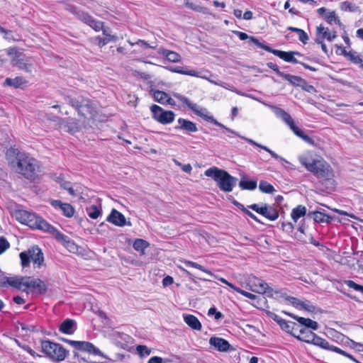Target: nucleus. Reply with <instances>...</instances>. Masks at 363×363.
<instances>
[{"instance_id": "nucleus-1", "label": "nucleus", "mask_w": 363, "mask_h": 363, "mask_svg": "<svg viewBox=\"0 0 363 363\" xmlns=\"http://www.w3.org/2000/svg\"><path fill=\"white\" fill-rule=\"evenodd\" d=\"M173 96L175 97L176 99H177L183 105L187 106L196 115L203 118L205 121H206L208 122H211V123L225 129L228 133L233 134V135L240 138L242 140H245L250 144L257 146V147L265 150L266 152H269L271 155V156L272 157H274V159L278 160L281 162H284L286 163H289V162L286 161L284 158L278 155L276 152H274V151H272V150L268 148L267 146H264L259 143H257V142H255V140H253L250 138L242 136V135H239L238 133H236L235 131L227 128L223 124H222L220 122H218V121H216L212 116H211L210 113H208V110L206 108L201 107V106H198L196 104L191 102L188 98H186V96L180 94L173 93Z\"/></svg>"}, {"instance_id": "nucleus-2", "label": "nucleus", "mask_w": 363, "mask_h": 363, "mask_svg": "<svg viewBox=\"0 0 363 363\" xmlns=\"http://www.w3.org/2000/svg\"><path fill=\"white\" fill-rule=\"evenodd\" d=\"M17 172L29 179H34L40 172L38 162L25 152H19L16 156Z\"/></svg>"}, {"instance_id": "nucleus-3", "label": "nucleus", "mask_w": 363, "mask_h": 363, "mask_svg": "<svg viewBox=\"0 0 363 363\" xmlns=\"http://www.w3.org/2000/svg\"><path fill=\"white\" fill-rule=\"evenodd\" d=\"M204 174L206 177H212L217 182L220 189L225 192L232 191L237 182V179L232 177L225 170L216 167L206 169Z\"/></svg>"}, {"instance_id": "nucleus-4", "label": "nucleus", "mask_w": 363, "mask_h": 363, "mask_svg": "<svg viewBox=\"0 0 363 363\" xmlns=\"http://www.w3.org/2000/svg\"><path fill=\"white\" fill-rule=\"evenodd\" d=\"M10 286L26 292L28 290H31L43 294L47 290L46 284L43 281L28 277H11Z\"/></svg>"}, {"instance_id": "nucleus-5", "label": "nucleus", "mask_w": 363, "mask_h": 363, "mask_svg": "<svg viewBox=\"0 0 363 363\" xmlns=\"http://www.w3.org/2000/svg\"><path fill=\"white\" fill-rule=\"evenodd\" d=\"M263 105L269 107L278 118H281L286 124H287L296 136L299 137L303 141L310 145H315L314 140L309 137L308 135L305 134L302 130L298 128L295 125L291 116L284 109L267 103H263Z\"/></svg>"}, {"instance_id": "nucleus-6", "label": "nucleus", "mask_w": 363, "mask_h": 363, "mask_svg": "<svg viewBox=\"0 0 363 363\" xmlns=\"http://www.w3.org/2000/svg\"><path fill=\"white\" fill-rule=\"evenodd\" d=\"M263 105L269 107L278 118H281L286 124H287L296 136L299 137L303 141L310 145H315L314 140L309 137L308 135L305 134L302 130L298 128L295 125L291 116L284 109L267 103H263Z\"/></svg>"}, {"instance_id": "nucleus-7", "label": "nucleus", "mask_w": 363, "mask_h": 363, "mask_svg": "<svg viewBox=\"0 0 363 363\" xmlns=\"http://www.w3.org/2000/svg\"><path fill=\"white\" fill-rule=\"evenodd\" d=\"M13 216L18 222L31 228L41 230L48 228L45 220L30 211L18 209L13 211Z\"/></svg>"}, {"instance_id": "nucleus-8", "label": "nucleus", "mask_w": 363, "mask_h": 363, "mask_svg": "<svg viewBox=\"0 0 363 363\" xmlns=\"http://www.w3.org/2000/svg\"><path fill=\"white\" fill-rule=\"evenodd\" d=\"M6 52L11 57V65L13 66L17 67L18 69L30 74L35 72L32 60L26 57L23 52L16 48L8 49Z\"/></svg>"}, {"instance_id": "nucleus-9", "label": "nucleus", "mask_w": 363, "mask_h": 363, "mask_svg": "<svg viewBox=\"0 0 363 363\" xmlns=\"http://www.w3.org/2000/svg\"><path fill=\"white\" fill-rule=\"evenodd\" d=\"M311 168L306 169L318 178L331 179L334 177V172L331 166L320 156H318L311 164Z\"/></svg>"}, {"instance_id": "nucleus-10", "label": "nucleus", "mask_w": 363, "mask_h": 363, "mask_svg": "<svg viewBox=\"0 0 363 363\" xmlns=\"http://www.w3.org/2000/svg\"><path fill=\"white\" fill-rule=\"evenodd\" d=\"M41 347L43 352L54 361H62L68 354V351L61 345L50 340L42 341Z\"/></svg>"}, {"instance_id": "nucleus-11", "label": "nucleus", "mask_w": 363, "mask_h": 363, "mask_svg": "<svg viewBox=\"0 0 363 363\" xmlns=\"http://www.w3.org/2000/svg\"><path fill=\"white\" fill-rule=\"evenodd\" d=\"M21 264L23 267L29 266L30 262L34 267L40 268L43 262L44 257L41 250L38 247H33L20 254Z\"/></svg>"}, {"instance_id": "nucleus-12", "label": "nucleus", "mask_w": 363, "mask_h": 363, "mask_svg": "<svg viewBox=\"0 0 363 363\" xmlns=\"http://www.w3.org/2000/svg\"><path fill=\"white\" fill-rule=\"evenodd\" d=\"M69 103L75 107L78 113L84 117H92L95 113V108L91 101L83 96L68 97Z\"/></svg>"}, {"instance_id": "nucleus-13", "label": "nucleus", "mask_w": 363, "mask_h": 363, "mask_svg": "<svg viewBox=\"0 0 363 363\" xmlns=\"http://www.w3.org/2000/svg\"><path fill=\"white\" fill-rule=\"evenodd\" d=\"M250 40L254 43L255 45H257L259 48L267 52L273 53L274 55L279 57V58L282 59L283 60L287 62H291L294 64L298 63V61L294 57V55H301V54L298 52H285L279 50H274L271 48L269 46L260 43L258 40V39L255 38H251Z\"/></svg>"}, {"instance_id": "nucleus-14", "label": "nucleus", "mask_w": 363, "mask_h": 363, "mask_svg": "<svg viewBox=\"0 0 363 363\" xmlns=\"http://www.w3.org/2000/svg\"><path fill=\"white\" fill-rule=\"evenodd\" d=\"M150 111L152 118L161 124H169L174 121L175 113L172 111H165L156 104L151 106Z\"/></svg>"}, {"instance_id": "nucleus-15", "label": "nucleus", "mask_w": 363, "mask_h": 363, "mask_svg": "<svg viewBox=\"0 0 363 363\" xmlns=\"http://www.w3.org/2000/svg\"><path fill=\"white\" fill-rule=\"evenodd\" d=\"M62 340L65 342H67L77 350H81L83 352H86L89 354L99 355L106 359L107 358L106 356L104 355L99 348L96 347L92 343L89 342L75 341L67 339H62Z\"/></svg>"}, {"instance_id": "nucleus-16", "label": "nucleus", "mask_w": 363, "mask_h": 363, "mask_svg": "<svg viewBox=\"0 0 363 363\" xmlns=\"http://www.w3.org/2000/svg\"><path fill=\"white\" fill-rule=\"evenodd\" d=\"M247 284L249 289L255 293L264 294L268 289V285L265 281L255 276H250Z\"/></svg>"}, {"instance_id": "nucleus-17", "label": "nucleus", "mask_w": 363, "mask_h": 363, "mask_svg": "<svg viewBox=\"0 0 363 363\" xmlns=\"http://www.w3.org/2000/svg\"><path fill=\"white\" fill-rule=\"evenodd\" d=\"M289 300L297 309L304 310L308 313H313L315 310V306L308 301H301L294 297H290Z\"/></svg>"}, {"instance_id": "nucleus-18", "label": "nucleus", "mask_w": 363, "mask_h": 363, "mask_svg": "<svg viewBox=\"0 0 363 363\" xmlns=\"http://www.w3.org/2000/svg\"><path fill=\"white\" fill-rule=\"evenodd\" d=\"M319 155L312 151L306 152L300 155L298 157L299 162L306 168H311V164Z\"/></svg>"}, {"instance_id": "nucleus-19", "label": "nucleus", "mask_w": 363, "mask_h": 363, "mask_svg": "<svg viewBox=\"0 0 363 363\" xmlns=\"http://www.w3.org/2000/svg\"><path fill=\"white\" fill-rule=\"evenodd\" d=\"M209 344L220 352H226L230 347V345L227 340L217 337H211Z\"/></svg>"}, {"instance_id": "nucleus-20", "label": "nucleus", "mask_w": 363, "mask_h": 363, "mask_svg": "<svg viewBox=\"0 0 363 363\" xmlns=\"http://www.w3.org/2000/svg\"><path fill=\"white\" fill-rule=\"evenodd\" d=\"M107 220L118 226H124L126 224L125 216L116 209L111 211Z\"/></svg>"}, {"instance_id": "nucleus-21", "label": "nucleus", "mask_w": 363, "mask_h": 363, "mask_svg": "<svg viewBox=\"0 0 363 363\" xmlns=\"http://www.w3.org/2000/svg\"><path fill=\"white\" fill-rule=\"evenodd\" d=\"M286 313L292 318L296 320L301 326H305L307 328H311L314 330H316L318 328V323L314 320H312L310 318L299 317L290 313Z\"/></svg>"}, {"instance_id": "nucleus-22", "label": "nucleus", "mask_w": 363, "mask_h": 363, "mask_svg": "<svg viewBox=\"0 0 363 363\" xmlns=\"http://www.w3.org/2000/svg\"><path fill=\"white\" fill-rule=\"evenodd\" d=\"M177 121L178 125L175 127L176 129L184 130L189 133H195L198 130L196 124L191 121L180 118Z\"/></svg>"}, {"instance_id": "nucleus-23", "label": "nucleus", "mask_w": 363, "mask_h": 363, "mask_svg": "<svg viewBox=\"0 0 363 363\" xmlns=\"http://www.w3.org/2000/svg\"><path fill=\"white\" fill-rule=\"evenodd\" d=\"M337 37L335 31H330L328 28L322 25L317 27V38L322 40L325 38L329 41H333Z\"/></svg>"}, {"instance_id": "nucleus-24", "label": "nucleus", "mask_w": 363, "mask_h": 363, "mask_svg": "<svg viewBox=\"0 0 363 363\" xmlns=\"http://www.w3.org/2000/svg\"><path fill=\"white\" fill-rule=\"evenodd\" d=\"M177 6L179 7H187L194 11L200 12L203 13H207V9L199 5H196L189 0H174Z\"/></svg>"}, {"instance_id": "nucleus-25", "label": "nucleus", "mask_w": 363, "mask_h": 363, "mask_svg": "<svg viewBox=\"0 0 363 363\" xmlns=\"http://www.w3.org/2000/svg\"><path fill=\"white\" fill-rule=\"evenodd\" d=\"M60 127L70 133H74L79 130V126L77 121L74 118H67V120H61Z\"/></svg>"}, {"instance_id": "nucleus-26", "label": "nucleus", "mask_w": 363, "mask_h": 363, "mask_svg": "<svg viewBox=\"0 0 363 363\" xmlns=\"http://www.w3.org/2000/svg\"><path fill=\"white\" fill-rule=\"evenodd\" d=\"M183 318L185 323L189 326L191 329L196 330H201V323L199 319L194 315L191 314H183Z\"/></svg>"}, {"instance_id": "nucleus-27", "label": "nucleus", "mask_w": 363, "mask_h": 363, "mask_svg": "<svg viewBox=\"0 0 363 363\" xmlns=\"http://www.w3.org/2000/svg\"><path fill=\"white\" fill-rule=\"evenodd\" d=\"M311 344L314 345L318 346L323 349L328 350L333 352V349L337 348V347L330 345L329 342L325 340L314 333L313 339H311Z\"/></svg>"}, {"instance_id": "nucleus-28", "label": "nucleus", "mask_w": 363, "mask_h": 363, "mask_svg": "<svg viewBox=\"0 0 363 363\" xmlns=\"http://www.w3.org/2000/svg\"><path fill=\"white\" fill-rule=\"evenodd\" d=\"M308 216L312 218L315 223H330L331 221V217L327 214L319 211H313L308 213Z\"/></svg>"}, {"instance_id": "nucleus-29", "label": "nucleus", "mask_w": 363, "mask_h": 363, "mask_svg": "<svg viewBox=\"0 0 363 363\" xmlns=\"http://www.w3.org/2000/svg\"><path fill=\"white\" fill-rule=\"evenodd\" d=\"M76 330V323L71 319H67L60 325V330L65 334H72Z\"/></svg>"}, {"instance_id": "nucleus-30", "label": "nucleus", "mask_w": 363, "mask_h": 363, "mask_svg": "<svg viewBox=\"0 0 363 363\" xmlns=\"http://www.w3.org/2000/svg\"><path fill=\"white\" fill-rule=\"evenodd\" d=\"M52 204L54 206H59L60 208L64 213L65 216H66L67 217L70 218L74 215V210L70 204L62 203L60 201H57V200L52 201Z\"/></svg>"}, {"instance_id": "nucleus-31", "label": "nucleus", "mask_w": 363, "mask_h": 363, "mask_svg": "<svg viewBox=\"0 0 363 363\" xmlns=\"http://www.w3.org/2000/svg\"><path fill=\"white\" fill-rule=\"evenodd\" d=\"M306 208L304 206L298 205L296 208H293L291 213V219L294 222L303 217L306 214Z\"/></svg>"}, {"instance_id": "nucleus-32", "label": "nucleus", "mask_w": 363, "mask_h": 363, "mask_svg": "<svg viewBox=\"0 0 363 363\" xmlns=\"http://www.w3.org/2000/svg\"><path fill=\"white\" fill-rule=\"evenodd\" d=\"M164 56L167 60L172 62H178L181 60V56L176 52L170 51L166 49H161L159 52Z\"/></svg>"}, {"instance_id": "nucleus-33", "label": "nucleus", "mask_w": 363, "mask_h": 363, "mask_svg": "<svg viewBox=\"0 0 363 363\" xmlns=\"http://www.w3.org/2000/svg\"><path fill=\"white\" fill-rule=\"evenodd\" d=\"M27 83V81L21 77H17L14 79L6 78L4 81V84L10 86H13L14 88H19L22 85H24Z\"/></svg>"}, {"instance_id": "nucleus-34", "label": "nucleus", "mask_w": 363, "mask_h": 363, "mask_svg": "<svg viewBox=\"0 0 363 363\" xmlns=\"http://www.w3.org/2000/svg\"><path fill=\"white\" fill-rule=\"evenodd\" d=\"M48 228H42L41 230H43L45 232H48L55 236V238L64 243L65 240H67V237L61 233L60 232L57 231L55 228H53L52 225H50L49 223H48Z\"/></svg>"}, {"instance_id": "nucleus-35", "label": "nucleus", "mask_w": 363, "mask_h": 363, "mask_svg": "<svg viewBox=\"0 0 363 363\" xmlns=\"http://www.w3.org/2000/svg\"><path fill=\"white\" fill-rule=\"evenodd\" d=\"M263 216H264L265 218L270 220H275L279 217V212L273 206L267 205L266 206V208L264 210Z\"/></svg>"}, {"instance_id": "nucleus-36", "label": "nucleus", "mask_w": 363, "mask_h": 363, "mask_svg": "<svg viewBox=\"0 0 363 363\" xmlns=\"http://www.w3.org/2000/svg\"><path fill=\"white\" fill-rule=\"evenodd\" d=\"M274 320L277 321L280 327L287 333L289 330L294 329V326L296 327L294 322L286 321V320H284L281 318H279L278 316L274 318Z\"/></svg>"}, {"instance_id": "nucleus-37", "label": "nucleus", "mask_w": 363, "mask_h": 363, "mask_svg": "<svg viewBox=\"0 0 363 363\" xmlns=\"http://www.w3.org/2000/svg\"><path fill=\"white\" fill-rule=\"evenodd\" d=\"M314 335V333L309 330L308 329L303 328L302 330H300V333H298V339L308 342H311V339H313V337Z\"/></svg>"}, {"instance_id": "nucleus-38", "label": "nucleus", "mask_w": 363, "mask_h": 363, "mask_svg": "<svg viewBox=\"0 0 363 363\" xmlns=\"http://www.w3.org/2000/svg\"><path fill=\"white\" fill-rule=\"evenodd\" d=\"M149 247V243L143 239H136L133 242V248L141 255H145V250Z\"/></svg>"}, {"instance_id": "nucleus-39", "label": "nucleus", "mask_w": 363, "mask_h": 363, "mask_svg": "<svg viewBox=\"0 0 363 363\" xmlns=\"http://www.w3.org/2000/svg\"><path fill=\"white\" fill-rule=\"evenodd\" d=\"M239 186L242 189L252 191L257 188V181L242 179L240 181Z\"/></svg>"}, {"instance_id": "nucleus-40", "label": "nucleus", "mask_w": 363, "mask_h": 363, "mask_svg": "<svg viewBox=\"0 0 363 363\" xmlns=\"http://www.w3.org/2000/svg\"><path fill=\"white\" fill-rule=\"evenodd\" d=\"M186 266L187 267H194V268H196V269H199L200 270H201L202 272H205L206 274L211 276V277H215L216 276L212 273V272H211L210 270L206 269L205 267H203L202 265L196 263V262H191V261H189V260H184V261H182Z\"/></svg>"}, {"instance_id": "nucleus-41", "label": "nucleus", "mask_w": 363, "mask_h": 363, "mask_svg": "<svg viewBox=\"0 0 363 363\" xmlns=\"http://www.w3.org/2000/svg\"><path fill=\"white\" fill-rule=\"evenodd\" d=\"M103 34L105 35L104 38H98L99 39V45L102 47L111 41H116L117 40V37L115 35H111L110 34L106 33V30H103Z\"/></svg>"}, {"instance_id": "nucleus-42", "label": "nucleus", "mask_w": 363, "mask_h": 363, "mask_svg": "<svg viewBox=\"0 0 363 363\" xmlns=\"http://www.w3.org/2000/svg\"><path fill=\"white\" fill-rule=\"evenodd\" d=\"M259 190L266 194H272L275 191L274 186L266 181H261L259 184Z\"/></svg>"}, {"instance_id": "nucleus-43", "label": "nucleus", "mask_w": 363, "mask_h": 363, "mask_svg": "<svg viewBox=\"0 0 363 363\" xmlns=\"http://www.w3.org/2000/svg\"><path fill=\"white\" fill-rule=\"evenodd\" d=\"M284 79L287 80L289 83L293 85L298 86L300 83L303 81V79L298 76L291 75L289 74L284 73L282 77Z\"/></svg>"}, {"instance_id": "nucleus-44", "label": "nucleus", "mask_w": 363, "mask_h": 363, "mask_svg": "<svg viewBox=\"0 0 363 363\" xmlns=\"http://www.w3.org/2000/svg\"><path fill=\"white\" fill-rule=\"evenodd\" d=\"M340 9L343 11L356 12L358 11V6L350 1H343L340 4Z\"/></svg>"}, {"instance_id": "nucleus-45", "label": "nucleus", "mask_w": 363, "mask_h": 363, "mask_svg": "<svg viewBox=\"0 0 363 363\" xmlns=\"http://www.w3.org/2000/svg\"><path fill=\"white\" fill-rule=\"evenodd\" d=\"M168 96L167 93L159 90L155 91L153 93L155 100L162 104H165Z\"/></svg>"}, {"instance_id": "nucleus-46", "label": "nucleus", "mask_w": 363, "mask_h": 363, "mask_svg": "<svg viewBox=\"0 0 363 363\" xmlns=\"http://www.w3.org/2000/svg\"><path fill=\"white\" fill-rule=\"evenodd\" d=\"M173 71L176 73H179V74H184V75H189V76H191V77L199 76V72H197L194 69H184L181 67H177V68L174 69Z\"/></svg>"}, {"instance_id": "nucleus-47", "label": "nucleus", "mask_w": 363, "mask_h": 363, "mask_svg": "<svg viewBox=\"0 0 363 363\" xmlns=\"http://www.w3.org/2000/svg\"><path fill=\"white\" fill-rule=\"evenodd\" d=\"M89 216L92 219H96L101 215L100 210L96 206H91L86 208Z\"/></svg>"}, {"instance_id": "nucleus-48", "label": "nucleus", "mask_w": 363, "mask_h": 363, "mask_svg": "<svg viewBox=\"0 0 363 363\" xmlns=\"http://www.w3.org/2000/svg\"><path fill=\"white\" fill-rule=\"evenodd\" d=\"M348 59L352 61L354 64L358 65L362 62V57L357 52L351 50L348 52Z\"/></svg>"}, {"instance_id": "nucleus-49", "label": "nucleus", "mask_w": 363, "mask_h": 363, "mask_svg": "<svg viewBox=\"0 0 363 363\" xmlns=\"http://www.w3.org/2000/svg\"><path fill=\"white\" fill-rule=\"evenodd\" d=\"M345 284L351 289H353L355 291H359L363 294V286L359 285L357 283H355L352 280H346L345 281Z\"/></svg>"}, {"instance_id": "nucleus-50", "label": "nucleus", "mask_w": 363, "mask_h": 363, "mask_svg": "<svg viewBox=\"0 0 363 363\" xmlns=\"http://www.w3.org/2000/svg\"><path fill=\"white\" fill-rule=\"evenodd\" d=\"M136 350L140 356H148L151 353V350L145 345H138Z\"/></svg>"}, {"instance_id": "nucleus-51", "label": "nucleus", "mask_w": 363, "mask_h": 363, "mask_svg": "<svg viewBox=\"0 0 363 363\" xmlns=\"http://www.w3.org/2000/svg\"><path fill=\"white\" fill-rule=\"evenodd\" d=\"M173 162H174V164L179 167H181V169L184 172H186V173H189L190 174L191 170H192V167L190 164H182L181 162H179L176 159H173Z\"/></svg>"}, {"instance_id": "nucleus-52", "label": "nucleus", "mask_w": 363, "mask_h": 363, "mask_svg": "<svg viewBox=\"0 0 363 363\" xmlns=\"http://www.w3.org/2000/svg\"><path fill=\"white\" fill-rule=\"evenodd\" d=\"M333 352H337L338 354H342L343 356H345V357H348L349 359H352V361H354L356 363H360L352 355L350 354L349 353L346 352L345 351L341 350L339 347L333 349Z\"/></svg>"}, {"instance_id": "nucleus-53", "label": "nucleus", "mask_w": 363, "mask_h": 363, "mask_svg": "<svg viewBox=\"0 0 363 363\" xmlns=\"http://www.w3.org/2000/svg\"><path fill=\"white\" fill-rule=\"evenodd\" d=\"M11 277H6L4 272L0 270V286L4 287L7 285L10 286Z\"/></svg>"}, {"instance_id": "nucleus-54", "label": "nucleus", "mask_w": 363, "mask_h": 363, "mask_svg": "<svg viewBox=\"0 0 363 363\" xmlns=\"http://www.w3.org/2000/svg\"><path fill=\"white\" fill-rule=\"evenodd\" d=\"M218 86H222L224 89H226L228 90H230L233 92L236 93L237 94H241V92L240 91H238L236 88H235L233 86H232L229 84H227V83H225L223 82H220Z\"/></svg>"}, {"instance_id": "nucleus-55", "label": "nucleus", "mask_w": 363, "mask_h": 363, "mask_svg": "<svg viewBox=\"0 0 363 363\" xmlns=\"http://www.w3.org/2000/svg\"><path fill=\"white\" fill-rule=\"evenodd\" d=\"M78 16L79 18L87 25L93 22V18L86 13H79Z\"/></svg>"}, {"instance_id": "nucleus-56", "label": "nucleus", "mask_w": 363, "mask_h": 363, "mask_svg": "<svg viewBox=\"0 0 363 363\" xmlns=\"http://www.w3.org/2000/svg\"><path fill=\"white\" fill-rule=\"evenodd\" d=\"M89 26L92 28L96 31H99L101 30H104L103 28V23L101 21H97L93 19V22L89 24Z\"/></svg>"}, {"instance_id": "nucleus-57", "label": "nucleus", "mask_w": 363, "mask_h": 363, "mask_svg": "<svg viewBox=\"0 0 363 363\" xmlns=\"http://www.w3.org/2000/svg\"><path fill=\"white\" fill-rule=\"evenodd\" d=\"M208 315H214L216 320H219L223 317V314L220 312L217 311L216 308H214V307L209 308V310L208 311Z\"/></svg>"}, {"instance_id": "nucleus-58", "label": "nucleus", "mask_w": 363, "mask_h": 363, "mask_svg": "<svg viewBox=\"0 0 363 363\" xmlns=\"http://www.w3.org/2000/svg\"><path fill=\"white\" fill-rule=\"evenodd\" d=\"M195 77L204 79L207 80L208 82H209L210 83L215 84V85H218V84L220 82L219 81H216L215 79H213V74H210L209 77H207L206 75H202L201 74V72H199V76H195Z\"/></svg>"}, {"instance_id": "nucleus-59", "label": "nucleus", "mask_w": 363, "mask_h": 363, "mask_svg": "<svg viewBox=\"0 0 363 363\" xmlns=\"http://www.w3.org/2000/svg\"><path fill=\"white\" fill-rule=\"evenodd\" d=\"M295 325L296 327H294V329L291 330H289L288 333L291 334L293 336L296 337L298 339V333H300V330H302L303 328L301 327L300 325L295 323Z\"/></svg>"}, {"instance_id": "nucleus-60", "label": "nucleus", "mask_w": 363, "mask_h": 363, "mask_svg": "<svg viewBox=\"0 0 363 363\" xmlns=\"http://www.w3.org/2000/svg\"><path fill=\"white\" fill-rule=\"evenodd\" d=\"M9 247V243L3 238H0V255Z\"/></svg>"}, {"instance_id": "nucleus-61", "label": "nucleus", "mask_w": 363, "mask_h": 363, "mask_svg": "<svg viewBox=\"0 0 363 363\" xmlns=\"http://www.w3.org/2000/svg\"><path fill=\"white\" fill-rule=\"evenodd\" d=\"M236 291H237L238 293H239V294H242V296H245V297H247V298H248L251 299V300H255V299H256V298H257V296H256V295H255V294H251V293H250V292L245 291H244V290H242V289H236Z\"/></svg>"}, {"instance_id": "nucleus-62", "label": "nucleus", "mask_w": 363, "mask_h": 363, "mask_svg": "<svg viewBox=\"0 0 363 363\" xmlns=\"http://www.w3.org/2000/svg\"><path fill=\"white\" fill-rule=\"evenodd\" d=\"M63 244L70 252H74L77 248V246L74 242L71 240H66Z\"/></svg>"}, {"instance_id": "nucleus-63", "label": "nucleus", "mask_w": 363, "mask_h": 363, "mask_svg": "<svg viewBox=\"0 0 363 363\" xmlns=\"http://www.w3.org/2000/svg\"><path fill=\"white\" fill-rule=\"evenodd\" d=\"M297 35H298L299 40L301 41L303 44L307 43L308 36L303 30L301 29L299 33H297Z\"/></svg>"}, {"instance_id": "nucleus-64", "label": "nucleus", "mask_w": 363, "mask_h": 363, "mask_svg": "<svg viewBox=\"0 0 363 363\" xmlns=\"http://www.w3.org/2000/svg\"><path fill=\"white\" fill-rule=\"evenodd\" d=\"M267 66L269 68H270V69H273L274 72H276V73H277L278 75H279L280 77H282V75H283L284 72H281V71L279 70V69L278 66H277L276 64H274V63H273V62H268V63L267 64Z\"/></svg>"}]
</instances>
